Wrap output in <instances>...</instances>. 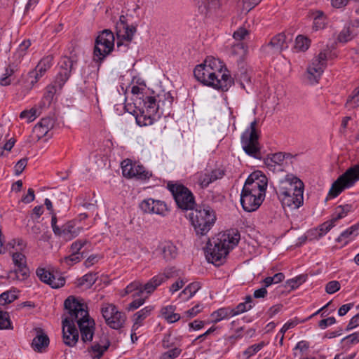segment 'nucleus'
<instances>
[{
	"mask_svg": "<svg viewBox=\"0 0 359 359\" xmlns=\"http://www.w3.org/2000/svg\"><path fill=\"white\" fill-rule=\"evenodd\" d=\"M64 307L69 314L62 321L64 343L70 347L77 343L79 334L75 322L78 325L83 343L91 342L95 333V323L89 316L87 305L80 302L74 296H69L65 300Z\"/></svg>",
	"mask_w": 359,
	"mask_h": 359,
	"instance_id": "obj_1",
	"label": "nucleus"
},
{
	"mask_svg": "<svg viewBox=\"0 0 359 359\" xmlns=\"http://www.w3.org/2000/svg\"><path fill=\"white\" fill-rule=\"evenodd\" d=\"M222 68L223 65L218 60L208 57L203 63L195 67L194 74L203 84L222 91H227L234 83V81L229 71L225 68L224 72H222Z\"/></svg>",
	"mask_w": 359,
	"mask_h": 359,
	"instance_id": "obj_2",
	"label": "nucleus"
},
{
	"mask_svg": "<svg viewBox=\"0 0 359 359\" xmlns=\"http://www.w3.org/2000/svg\"><path fill=\"white\" fill-rule=\"evenodd\" d=\"M304 185L302 180L292 175H286L280 182L276 192L283 208L297 209L303 205Z\"/></svg>",
	"mask_w": 359,
	"mask_h": 359,
	"instance_id": "obj_3",
	"label": "nucleus"
},
{
	"mask_svg": "<svg viewBox=\"0 0 359 359\" xmlns=\"http://www.w3.org/2000/svg\"><path fill=\"white\" fill-rule=\"evenodd\" d=\"M240 240V233L237 230L232 229L227 233H223L219 238L215 241L212 247L210 241H208L207 246L208 260L215 264L219 266L222 264L224 259L229 254L230 248L236 246Z\"/></svg>",
	"mask_w": 359,
	"mask_h": 359,
	"instance_id": "obj_4",
	"label": "nucleus"
},
{
	"mask_svg": "<svg viewBox=\"0 0 359 359\" xmlns=\"http://www.w3.org/2000/svg\"><path fill=\"white\" fill-rule=\"evenodd\" d=\"M196 235L205 236L214 226L217 217L215 210L208 205L197 206L189 215Z\"/></svg>",
	"mask_w": 359,
	"mask_h": 359,
	"instance_id": "obj_5",
	"label": "nucleus"
},
{
	"mask_svg": "<svg viewBox=\"0 0 359 359\" xmlns=\"http://www.w3.org/2000/svg\"><path fill=\"white\" fill-rule=\"evenodd\" d=\"M257 121L255 119L250 127L246 129L241 135V144L244 151L249 156L257 159L262 158L260 147L258 142L259 135L256 129Z\"/></svg>",
	"mask_w": 359,
	"mask_h": 359,
	"instance_id": "obj_6",
	"label": "nucleus"
},
{
	"mask_svg": "<svg viewBox=\"0 0 359 359\" xmlns=\"http://www.w3.org/2000/svg\"><path fill=\"white\" fill-rule=\"evenodd\" d=\"M359 180V165H354L346 170L332 184L328 194L330 198L339 196L344 189L352 187Z\"/></svg>",
	"mask_w": 359,
	"mask_h": 359,
	"instance_id": "obj_7",
	"label": "nucleus"
},
{
	"mask_svg": "<svg viewBox=\"0 0 359 359\" xmlns=\"http://www.w3.org/2000/svg\"><path fill=\"white\" fill-rule=\"evenodd\" d=\"M168 190L172 193L177 207L182 210L194 209L195 199L191 191L182 184L169 182L167 184Z\"/></svg>",
	"mask_w": 359,
	"mask_h": 359,
	"instance_id": "obj_8",
	"label": "nucleus"
},
{
	"mask_svg": "<svg viewBox=\"0 0 359 359\" xmlns=\"http://www.w3.org/2000/svg\"><path fill=\"white\" fill-rule=\"evenodd\" d=\"M114 46V34L110 30H103L95 39L94 60L96 62H101L112 51Z\"/></svg>",
	"mask_w": 359,
	"mask_h": 359,
	"instance_id": "obj_9",
	"label": "nucleus"
},
{
	"mask_svg": "<svg viewBox=\"0 0 359 359\" xmlns=\"http://www.w3.org/2000/svg\"><path fill=\"white\" fill-rule=\"evenodd\" d=\"M267 187V181L265 175L260 171H255L251 173L247 178L243 187V191H248L255 195L265 197V192Z\"/></svg>",
	"mask_w": 359,
	"mask_h": 359,
	"instance_id": "obj_10",
	"label": "nucleus"
},
{
	"mask_svg": "<svg viewBox=\"0 0 359 359\" xmlns=\"http://www.w3.org/2000/svg\"><path fill=\"white\" fill-rule=\"evenodd\" d=\"M165 100L161 101V100L157 102L155 97L152 96H144L143 97H140V99H142V102L144 103V109L146 110V112L148 114H158V111L161 107L162 111L161 114H163V107H165L167 109L171 108L173 102V97H172L170 93H167L164 94Z\"/></svg>",
	"mask_w": 359,
	"mask_h": 359,
	"instance_id": "obj_11",
	"label": "nucleus"
},
{
	"mask_svg": "<svg viewBox=\"0 0 359 359\" xmlns=\"http://www.w3.org/2000/svg\"><path fill=\"white\" fill-rule=\"evenodd\" d=\"M15 269L8 273V278L25 280L29 276V269L27 265L26 257L21 252H13L12 255Z\"/></svg>",
	"mask_w": 359,
	"mask_h": 359,
	"instance_id": "obj_12",
	"label": "nucleus"
},
{
	"mask_svg": "<svg viewBox=\"0 0 359 359\" xmlns=\"http://www.w3.org/2000/svg\"><path fill=\"white\" fill-rule=\"evenodd\" d=\"M77 63L74 57L64 56L59 62L60 71L55 78V83L62 89L71 76L73 67Z\"/></svg>",
	"mask_w": 359,
	"mask_h": 359,
	"instance_id": "obj_13",
	"label": "nucleus"
},
{
	"mask_svg": "<svg viewBox=\"0 0 359 359\" xmlns=\"http://www.w3.org/2000/svg\"><path fill=\"white\" fill-rule=\"evenodd\" d=\"M327 54L320 52L317 57L313 60L311 65L307 69L308 79L311 83H317L326 67Z\"/></svg>",
	"mask_w": 359,
	"mask_h": 359,
	"instance_id": "obj_14",
	"label": "nucleus"
},
{
	"mask_svg": "<svg viewBox=\"0 0 359 359\" xmlns=\"http://www.w3.org/2000/svg\"><path fill=\"white\" fill-rule=\"evenodd\" d=\"M264 198L259 195H255L250 191L242 190L241 194V203L243 210L246 212H253L259 208Z\"/></svg>",
	"mask_w": 359,
	"mask_h": 359,
	"instance_id": "obj_15",
	"label": "nucleus"
},
{
	"mask_svg": "<svg viewBox=\"0 0 359 359\" xmlns=\"http://www.w3.org/2000/svg\"><path fill=\"white\" fill-rule=\"evenodd\" d=\"M224 175V171L222 169H215L211 171H206L204 172H198L196 174L197 182L202 189H205L209 186L210 184L216 181L217 180L222 179Z\"/></svg>",
	"mask_w": 359,
	"mask_h": 359,
	"instance_id": "obj_16",
	"label": "nucleus"
},
{
	"mask_svg": "<svg viewBox=\"0 0 359 359\" xmlns=\"http://www.w3.org/2000/svg\"><path fill=\"white\" fill-rule=\"evenodd\" d=\"M287 48L286 36L283 33H280L273 36L268 44L263 46V50L269 54H276L281 53Z\"/></svg>",
	"mask_w": 359,
	"mask_h": 359,
	"instance_id": "obj_17",
	"label": "nucleus"
},
{
	"mask_svg": "<svg viewBox=\"0 0 359 359\" xmlns=\"http://www.w3.org/2000/svg\"><path fill=\"white\" fill-rule=\"evenodd\" d=\"M36 273L41 281L49 285L52 288H60L65 284V278L63 276L57 278V284L54 281L53 282L50 278H53V273L43 268L37 269Z\"/></svg>",
	"mask_w": 359,
	"mask_h": 359,
	"instance_id": "obj_18",
	"label": "nucleus"
},
{
	"mask_svg": "<svg viewBox=\"0 0 359 359\" xmlns=\"http://www.w3.org/2000/svg\"><path fill=\"white\" fill-rule=\"evenodd\" d=\"M158 250L165 262L175 259L178 255L177 247L171 241H165L161 243L158 246Z\"/></svg>",
	"mask_w": 359,
	"mask_h": 359,
	"instance_id": "obj_19",
	"label": "nucleus"
},
{
	"mask_svg": "<svg viewBox=\"0 0 359 359\" xmlns=\"http://www.w3.org/2000/svg\"><path fill=\"white\" fill-rule=\"evenodd\" d=\"M36 335L32 340V347L35 351L42 352L50 342L49 337L41 328H36Z\"/></svg>",
	"mask_w": 359,
	"mask_h": 359,
	"instance_id": "obj_20",
	"label": "nucleus"
},
{
	"mask_svg": "<svg viewBox=\"0 0 359 359\" xmlns=\"http://www.w3.org/2000/svg\"><path fill=\"white\" fill-rule=\"evenodd\" d=\"M358 235H359V223L353 224L347 229L342 231L339 237L336 239V241L338 243L344 242V245H347Z\"/></svg>",
	"mask_w": 359,
	"mask_h": 359,
	"instance_id": "obj_21",
	"label": "nucleus"
},
{
	"mask_svg": "<svg viewBox=\"0 0 359 359\" xmlns=\"http://www.w3.org/2000/svg\"><path fill=\"white\" fill-rule=\"evenodd\" d=\"M102 345L99 342H95L88 349L94 359H100L110 346V341L107 339H105L104 342L102 341Z\"/></svg>",
	"mask_w": 359,
	"mask_h": 359,
	"instance_id": "obj_22",
	"label": "nucleus"
},
{
	"mask_svg": "<svg viewBox=\"0 0 359 359\" xmlns=\"http://www.w3.org/2000/svg\"><path fill=\"white\" fill-rule=\"evenodd\" d=\"M97 273H88L76 280V284L78 287H85L90 289L97 280Z\"/></svg>",
	"mask_w": 359,
	"mask_h": 359,
	"instance_id": "obj_23",
	"label": "nucleus"
},
{
	"mask_svg": "<svg viewBox=\"0 0 359 359\" xmlns=\"http://www.w3.org/2000/svg\"><path fill=\"white\" fill-rule=\"evenodd\" d=\"M352 211L353 205L351 204L337 205L332 215V219L336 223L338 220L346 217Z\"/></svg>",
	"mask_w": 359,
	"mask_h": 359,
	"instance_id": "obj_24",
	"label": "nucleus"
},
{
	"mask_svg": "<svg viewBox=\"0 0 359 359\" xmlns=\"http://www.w3.org/2000/svg\"><path fill=\"white\" fill-rule=\"evenodd\" d=\"M126 319V314L116 310L114 315H113L112 318L108 322L107 325L112 329L118 330L123 327Z\"/></svg>",
	"mask_w": 359,
	"mask_h": 359,
	"instance_id": "obj_25",
	"label": "nucleus"
},
{
	"mask_svg": "<svg viewBox=\"0 0 359 359\" xmlns=\"http://www.w3.org/2000/svg\"><path fill=\"white\" fill-rule=\"evenodd\" d=\"M154 309V307L151 306H145L140 311L136 312L134 314V324L133 325V331L137 329L138 325L141 323V322L148 317L151 311Z\"/></svg>",
	"mask_w": 359,
	"mask_h": 359,
	"instance_id": "obj_26",
	"label": "nucleus"
},
{
	"mask_svg": "<svg viewBox=\"0 0 359 359\" xmlns=\"http://www.w3.org/2000/svg\"><path fill=\"white\" fill-rule=\"evenodd\" d=\"M136 166L137 164L135 163H133L130 159L123 161L121 163L123 175L128 178L135 177Z\"/></svg>",
	"mask_w": 359,
	"mask_h": 359,
	"instance_id": "obj_27",
	"label": "nucleus"
},
{
	"mask_svg": "<svg viewBox=\"0 0 359 359\" xmlns=\"http://www.w3.org/2000/svg\"><path fill=\"white\" fill-rule=\"evenodd\" d=\"M200 288L201 285L198 282L191 283L181 292L180 297L188 300L191 298Z\"/></svg>",
	"mask_w": 359,
	"mask_h": 359,
	"instance_id": "obj_28",
	"label": "nucleus"
},
{
	"mask_svg": "<svg viewBox=\"0 0 359 359\" xmlns=\"http://www.w3.org/2000/svg\"><path fill=\"white\" fill-rule=\"evenodd\" d=\"M163 283V276L156 275L149 281L142 285L143 292L145 291L147 294L153 292L158 286Z\"/></svg>",
	"mask_w": 359,
	"mask_h": 359,
	"instance_id": "obj_29",
	"label": "nucleus"
},
{
	"mask_svg": "<svg viewBox=\"0 0 359 359\" xmlns=\"http://www.w3.org/2000/svg\"><path fill=\"white\" fill-rule=\"evenodd\" d=\"M175 307L168 306L163 307L161 310L162 316L167 320L168 323H172L180 319V315L175 313Z\"/></svg>",
	"mask_w": 359,
	"mask_h": 359,
	"instance_id": "obj_30",
	"label": "nucleus"
},
{
	"mask_svg": "<svg viewBox=\"0 0 359 359\" xmlns=\"http://www.w3.org/2000/svg\"><path fill=\"white\" fill-rule=\"evenodd\" d=\"M157 114H148L146 110L142 109L141 114L136 117V122L140 126H150L155 119L154 116Z\"/></svg>",
	"mask_w": 359,
	"mask_h": 359,
	"instance_id": "obj_31",
	"label": "nucleus"
},
{
	"mask_svg": "<svg viewBox=\"0 0 359 359\" xmlns=\"http://www.w3.org/2000/svg\"><path fill=\"white\" fill-rule=\"evenodd\" d=\"M74 229V225L71 222H68L60 228V233L56 236H63L66 239H72L77 236Z\"/></svg>",
	"mask_w": 359,
	"mask_h": 359,
	"instance_id": "obj_32",
	"label": "nucleus"
},
{
	"mask_svg": "<svg viewBox=\"0 0 359 359\" xmlns=\"http://www.w3.org/2000/svg\"><path fill=\"white\" fill-rule=\"evenodd\" d=\"M123 18H125V17L123 15L120 18V25L122 26L123 29H125V33L122 35V37L128 42H130L133 39L134 34L136 32V27L127 25L123 20Z\"/></svg>",
	"mask_w": 359,
	"mask_h": 359,
	"instance_id": "obj_33",
	"label": "nucleus"
},
{
	"mask_svg": "<svg viewBox=\"0 0 359 359\" xmlns=\"http://www.w3.org/2000/svg\"><path fill=\"white\" fill-rule=\"evenodd\" d=\"M53 126V121L51 118H43L40 122L35 126L34 130H41V129H44V131H41V133L42 135H46Z\"/></svg>",
	"mask_w": 359,
	"mask_h": 359,
	"instance_id": "obj_34",
	"label": "nucleus"
},
{
	"mask_svg": "<svg viewBox=\"0 0 359 359\" xmlns=\"http://www.w3.org/2000/svg\"><path fill=\"white\" fill-rule=\"evenodd\" d=\"M313 18V28L316 30L323 29L325 25V18L323 11H316L312 13Z\"/></svg>",
	"mask_w": 359,
	"mask_h": 359,
	"instance_id": "obj_35",
	"label": "nucleus"
},
{
	"mask_svg": "<svg viewBox=\"0 0 359 359\" xmlns=\"http://www.w3.org/2000/svg\"><path fill=\"white\" fill-rule=\"evenodd\" d=\"M53 56L50 55L43 57L36 67L37 68V71L45 74L53 65Z\"/></svg>",
	"mask_w": 359,
	"mask_h": 359,
	"instance_id": "obj_36",
	"label": "nucleus"
},
{
	"mask_svg": "<svg viewBox=\"0 0 359 359\" xmlns=\"http://www.w3.org/2000/svg\"><path fill=\"white\" fill-rule=\"evenodd\" d=\"M212 318H213V322L217 323L229 316H232V311L229 308H221L215 311H214L211 314Z\"/></svg>",
	"mask_w": 359,
	"mask_h": 359,
	"instance_id": "obj_37",
	"label": "nucleus"
},
{
	"mask_svg": "<svg viewBox=\"0 0 359 359\" xmlns=\"http://www.w3.org/2000/svg\"><path fill=\"white\" fill-rule=\"evenodd\" d=\"M133 291H136L133 294V297H141L142 294L143 293L142 285L140 283L136 281L131 283L125 288L123 295L130 294Z\"/></svg>",
	"mask_w": 359,
	"mask_h": 359,
	"instance_id": "obj_38",
	"label": "nucleus"
},
{
	"mask_svg": "<svg viewBox=\"0 0 359 359\" xmlns=\"http://www.w3.org/2000/svg\"><path fill=\"white\" fill-rule=\"evenodd\" d=\"M310 39L302 35H298L295 40L294 48L298 51H305L310 46Z\"/></svg>",
	"mask_w": 359,
	"mask_h": 359,
	"instance_id": "obj_39",
	"label": "nucleus"
},
{
	"mask_svg": "<svg viewBox=\"0 0 359 359\" xmlns=\"http://www.w3.org/2000/svg\"><path fill=\"white\" fill-rule=\"evenodd\" d=\"M117 310L116 307L114 304H106L104 305L101 309V313L103 318L105 320L107 325L110 319L114 315L115 311Z\"/></svg>",
	"mask_w": 359,
	"mask_h": 359,
	"instance_id": "obj_40",
	"label": "nucleus"
},
{
	"mask_svg": "<svg viewBox=\"0 0 359 359\" xmlns=\"http://www.w3.org/2000/svg\"><path fill=\"white\" fill-rule=\"evenodd\" d=\"M335 226V222L331 219L329 221H327L322 224H320L318 229H315L313 231L318 233V236L316 238H319L327 233L333 226Z\"/></svg>",
	"mask_w": 359,
	"mask_h": 359,
	"instance_id": "obj_41",
	"label": "nucleus"
},
{
	"mask_svg": "<svg viewBox=\"0 0 359 359\" xmlns=\"http://www.w3.org/2000/svg\"><path fill=\"white\" fill-rule=\"evenodd\" d=\"M83 257L82 254L71 253L69 256H66L61 259V262L67 264L68 266H71L79 262Z\"/></svg>",
	"mask_w": 359,
	"mask_h": 359,
	"instance_id": "obj_42",
	"label": "nucleus"
},
{
	"mask_svg": "<svg viewBox=\"0 0 359 359\" xmlns=\"http://www.w3.org/2000/svg\"><path fill=\"white\" fill-rule=\"evenodd\" d=\"M151 212L157 215H165L168 212L167 205L163 201L154 200Z\"/></svg>",
	"mask_w": 359,
	"mask_h": 359,
	"instance_id": "obj_43",
	"label": "nucleus"
},
{
	"mask_svg": "<svg viewBox=\"0 0 359 359\" xmlns=\"http://www.w3.org/2000/svg\"><path fill=\"white\" fill-rule=\"evenodd\" d=\"M57 89L60 90L58 87V85L55 83V81H54L53 85L47 86L46 93L43 95V100H45V101L48 102V104H50L51 102L54 97V95L56 93Z\"/></svg>",
	"mask_w": 359,
	"mask_h": 359,
	"instance_id": "obj_44",
	"label": "nucleus"
},
{
	"mask_svg": "<svg viewBox=\"0 0 359 359\" xmlns=\"http://www.w3.org/2000/svg\"><path fill=\"white\" fill-rule=\"evenodd\" d=\"M151 172L145 169L143 165H137L135 168V178L146 180L151 177Z\"/></svg>",
	"mask_w": 359,
	"mask_h": 359,
	"instance_id": "obj_45",
	"label": "nucleus"
},
{
	"mask_svg": "<svg viewBox=\"0 0 359 359\" xmlns=\"http://www.w3.org/2000/svg\"><path fill=\"white\" fill-rule=\"evenodd\" d=\"M284 158H285V156L283 153H281V152L276 153V154H272V156L271 157H268V158H265L264 163L267 166H272L273 163L279 164L280 163L283 161Z\"/></svg>",
	"mask_w": 359,
	"mask_h": 359,
	"instance_id": "obj_46",
	"label": "nucleus"
},
{
	"mask_svg": "<svg viewBox=\"0 0 359 359\" xmlns=\"http://www.w3.org/2000/svg\"><path fill=\"white\" fill-rule=\"evenodd\" d=\"M307 275L302 274L297 276V277L288 280L286 283L288 286H290L292 289H295L298 287L300 285L304 283L306 280Z\"/></svg>",
	"mask_w": 359,
	"mask_h": 359,
	"instance_id": "obj_47",
	"label": "nucleus"
},
{
	"mask_svg": "<svg viewBox=\"0 0 359 359\" xmlns=\"http://www.w3.org/2000/svg\"><path fill=\"white\" fill-rule=\"evenodd\" d=\"M13 329L8 312L0 311V330Z\"/></svg>",
	"mask_w": 359,
	"mask_h": 359,
	"instance_id": "obj_48",
	"label": "nucleus"
},
{
	"mask_svg": "<svg viewBox=\"0 0 359 359\" xmlns=\"http://www.w3.org/2000/svg\"><path fill=\"white\" fill-rule=\"evenodd\" d=\"M163 276V283L166 280L178 276V271L175 266L167 267L164 269L163 273L158 274Z\"/></svg>",
	"mask_w": 359,
	"mask_h": 359,
	"instance_id": "obj_49",
	"label": "nucleus"
},
{
	"mask_svg": "<svg viewBox=\"0 0 359 359\" xmlns=\"http://www.w3.org/2000/svg\"><path fill=\"white\" fill-rule=\"evenodd\" d=\"M17 296L11 292H4L0 295V305H5L13 302Z\"/></svg>",
	"mask_w": 359,
	"mask_h": 359,
	"instance_id": "obj_50",
	"label": "nucleus"
},
{
	"mask_svg": "<svg viewBox=\"0 0 359 359\" xmlns=\"http://www.w3.org/2000/svg\"><path fill=\"white\" fill-rule=\"evenodd\" d=\"M44 75V74L43 73H41L40 72L37 71V68L35 67L34 69L30 71L29 73H28V80L30 82V84L32 86V87L36 83L39 79Z\"/></svg>",
	"mask_w": 359,
	"mask_h": 359,
	"instance_id": "obj_51",
	"label": "nucleus"
},
{
	"mask_svg": "<svg viewBox=\"0 0 359 359\" xmlns=\"http://www.w3.org/2000/svg\"><path fill=\"white\" fill-rule=\"evenodd\" d=\"M87 243L88 241L86 240H77L74 241L70 247L72 253L82 254V256H83V252H81L80 251Z\"/></svg>",
	"mask_w": 359,
	"mask_h": 359,
	"instance_id": "obj_52",
	"label": "nucleus"
},
{
	"mask_svg": "<svg viewBox=\"0 0 359 359\" xmlns=\"http://www.w3.org/2000/svg\"><path fill=\"white\" fill-rule=\"evenodd\" d=\"M26 246L25 243L22 238L13 239L7 243L9 248H16V250H22Z\"/></svg>",
	"mask_w": 359,
	"mask_h": 359,
	"instance_id": "obj_53",
	"label": "nucleus"
},
{
	"mask_svg": "<svg viewBox=\"0 0 359 359\" xmlns=\"http://www.w3.org/2000/svg\"><path fill=\"white\" fill-rule=\"evenodd\" d=\"M36 111V109L34 108H32L29 110H24L20 113V117L21 118H27L28 122H32L37 116Z\"/></svg>",
	"mask_w": 359,
	"mask_h": 359,
	"instance_id": "obj_54",
	"label": "nucleus"
},
{
	"mask_svg": "<svg viewBox=\"0 0 359 359\" xmlns=\"http://www.w3.org/2000/svg\"><path fill=\"white\" fill-rule=\"evenodd\" d=\"M341 285L339 282L332 280L328 282L325 285V291L327 294H334L340 290Z\"/></svg>",
	"mask_w": 359,
	"mask_h": 359,
	"instance_id": "obj_55",
	"label": "nucleus"
},
{
	"mask_svg": "<svg viewBox=\"0 0 359 359\" xmlns=\"http://www.w3.org/2000/svg\"><path fill=\"white\" fill-rule=\"evenodd\" d=\"M346 104H353V107L359 106V89L353 90L352 95L348 97Z\"/></svg>",
	"mask_w": 359,
	"mask_h": 359,
	"instance_id": "obj_56",
	"label": "nucleus"
},
{
	"mask_svg": "<svg viewBox=\"0 0 359 359\" xmlns=\"http://www.w3.org/2000/svg\"><path fill=\"white\" fill-rule=\"evenodd\" d=\"M252 306L251 304L246 305L245 303H240L237 305V306L233 309H231L232 311V316H236L245 311H247L251 309Z\"/></svg>",
	"mask_w": 359,
	"mask_h": 359,
	"instance_id": "obj_57",
	"label": "nucleus"
},
{
	"mask_svg": "<svg viewBox=\"0 0 359 359\" xmlns=\"http://www.w3.org/2000/svg\"><path fill=\"white\" fill-rule=\"evenodd\" d=\"M14 73L13 69L8 67L6 69L4 76L0 79V83L1 86H8L11 83V81L9 79Z\"/></svg>",
	"mask_w": 359,
	"mask_h": 359,
	"instance_id": "obj_58",
	"label": "nucleus"
},
{
	"mask_svg": "<svg viewBox=\"0 0 359 359\" xmlns=\"http://www.w3.org/2000/svg\"><path fill=\"white\" fill-rule=\"evenodd\" d=\"M263 346L264 342L252 345L244 351V355H248V357H250L257 353L259 351H260Z\"/></svg>",
	"mask_w": 359,
	"mask_h": 359,
	"instance_id": "obj_59",
	"label": "nucleus"
},
{
	"mask_svg": "<svg viewBox=\"0 0 359 359\" xmlns=\"http://www.w3.org/2000/svg\"><path fill=\"white\" fill-rule=\"evenodd\" d=\"M351 32L349 28H344L339 34L338 40L342 43H346L351 40Z\"/></svg>",
	"mask_w": 359,
	"mask_h": 359,
	"instance_id": "obj_60",
	"label": "nucleus"
},
{
	"mask_svg": "<svg viewBox=\"0 0 359 359\" xmlns=\"http://www.w3.org/2000/svg\"><path fill=\"white\" fill-rule=\"evenodd\" d=\"M154 203V200L152 198H149L147 200L143 201L140 203V208L144 212L147 213H152V206Z\"/></svg>",
	"mask_w": 359,
	"mask_h": 359,
	"instance_id": "obj_61",
	"label": "nucleus"
},
{
	"mask_svg": "<svg viewBox=\"0 0 359 359\" xmlns=\"http://www.w3.org/2000/svg\"><path fill=\"white\" fill-rule=\"evenodd\" d=\"M27 163V158H24L17 162L15 165V172L16 175H19L22 172Z\"/></svg>",
	"mask_w": 359,
	"mask_h": 359,
	"instance_id": "obj_62",
	"label": "nucleus"
},
{
	"mask_svg": "<svg viewBox=\"0 0 359 359\" xmlns=\"http://www.w3.org/2000/svg\"><path fill=\"white\" fill-rule=\"evenodd\" d=\"M147 297L145 298H137L135 300H133L130 304H128L127 309L128 311H134L139 307H140L145 302V299Z\"/></svg>",
	"mask_w": 359,
	"mask_h": 359,
	"instance_id": "obj_63",
	"label": "nucleus"
},
{
	"mask_svg": "<svg viewBox=\"0 0 359 359\" xmlns=\"http://www.w3.org/2000/svg\"><path fill=\"white\" fill-rule=\"evenodd\" d=\"M336 323V319L334 317H329L325 319H323L318 322V326L320 329H325L327 326L332 325Z\"/></svg>",
	"mask_w": 359,
	"mask_h": 359,
	"instance_id": "obj_64",
	"label": "nucleus"
}]
</instances>
